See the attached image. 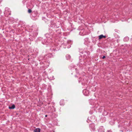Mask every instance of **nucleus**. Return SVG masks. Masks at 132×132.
Masks as SVG:
<instances>
[{
	"instance_id": "obj_9",
	"label": "nucleus",
	"mask_w": 132,
	"mask_h": 132,
	"mask_svg": "<svg viewBox=\"0 0 132 132\" xmlns=\"http://www.w3.org/2000/svg\"><path fill=\"white\" fill-rule=\"evenodd\" d=\"M50 50H53L54 51H56V49L55 48H50Z\"/></svg>"
},
{
	"instance_id": "obj_2",
	"label": "nucleus",
	"mask_w": 132,
	"mask_h": 132,
	"mask_svg": "<svg viewBox=\"0 0 132 132\" xmlns=\"http://www.w3.org/2000/svg\"><path fill=\"white\" fill-rule=\"evenodd\" d=\"M53 56L52 54L51 53H49L46 55L44 57V58L45 59H47L49 58H51Z\"/></svg>"
},
{
	"instance_id": "obj_15",
	"label": "nucleus",
	"mask_w": 132,
	"mask_h": 132,
	"mask_svg": "<svg viewBox=\"0 0 132 132\" xmlns=\"http://www.w3.org/2000/svg\"><path fill=\"white\" fill-rule=\"evenodd\" d=\"M76 69H75V70H76Z\"/></svg>"
},
{
	"instance_id": "obj_11",
	"label": "nucleus",
	"mask_w": 132,
	"mask_h": 132,
	"mask_svg": "<svg viewBox=\"0 0 132 132\" xmlns=\"http://www.w3.org/2000/svg\"><path fill=\"white\" fill-rule=\"evenodd\" d=\"M107 132H112V131L111 130H109L107 131Z\"/></svg>"
},
{
	"instance_id": "obj_7",
	"label": "nucleus",
	"mask_w": 132,
	"mask_h": 132,
	"mask_svg": "<svg viewBox=\"0 0 132 132\" xmlns=\"http://www.w3.org/2000/svg\"><path fill=\"white\" fill-rule=\"evenodd\" d=\"M66 57L67 59V60H69L71 57V56L70 55H66Z\"/></svg>"
},
{
	"instance_id": "obj_10",
	"label": "nucleus",
	"mask_w": 132,
	"mask_h": 132,
	"mask_svg": "<svg viewBox=\"0 0 132 132\" xmlns=\"http://www.w3.org/2000/svg\"><path fill=\"white\" fill-rule=\"evenodd\" d=\"M32 12V10L30 9H28V12L29 13H30Z\"/></svg>"
},
{
	"instance_id": "obj_12",
	"label": "nucleus",
	"mask_w": 132,
	"mask_h": 132,
	"mask_svg": "<svg viewBox=\"0 0 132 132\" xmlns=\"http://www.w3.org/2000/svg\"><path fill=\"white\" fill-rule=\"evenodd\" d=\"M106 57V56H103V57H102V59H104V58H105Z\"/></svg>"
},
{
	"instance_id": "obj_3",
	"label": "nucleus",
	"mask_w": 132,
	"mask_h": 132,
	"mask_svg": "<svg viewBox=\"0 0 132 132\" xmlns=\"http://www.w3.org/2000/svg\"><path fill=\"white\" fill-rule=\"evenodd\" d=\"M104 129L103 126L100 127L98 129V131L99 132H104Z\"/></svg>"
},
{
	"instance_id": "obj_8",
	"label": "nucleus",
	"mask_w": 132,
	"mask_h": 132,
	"mask_svg": "<svg viewBox=\"0 0 132 132\" xmlns=\"http://www.w3.org/2000/svg\"><path fill=\"white\" fill-rule=\"evenodd\" d=\"M103 35H100L99 36L98 39L99 40L101 39H102V38H103Z\"/></svg>"
},
{
	"instance_id": "obj_13",
	"label": "nucleus",
	"mask_w": 132,
	"mask_h": 132,
	"mask_svg": "<svg viewBox=\"0 0 132 132\" xmlns=\"http://www.w3.org/2000/svg\"><path fill=\"white\" fill-rule=\"evenodd\" d=\"M106 37V36H104L103 35V38H105Z\"/></svg>"
},
{
	"instance_id": "obj_5",
	"label": "nucleus",
	"mask_w": 132,
	"mask_h": 132,
	"mask_svg": "<svg viewBox=\"0 0 132 132\" xmlns=\"http://www.w3.org/2000/svg\"><path fill=\"white\" fill-rule=\"evenodd\" d=\"M40 129L39 128H37L34 130V132H40Z\"/></svg>"
},
{
	"instance_id": "obj_14",
	"label": "nucleus",
	"mask_w": 132,
	"mask_h": 132,
	"mask_svg": "<svg viewBox=\"0 0 132 132\" xmlns=\"http://www.w3.org/2000/svg\"><path fill=\"white\" fill-rule=\"evenodd\" d=\"M47 115H46L45 116V117H47Z\"/></svg>"
},
{
	"instance_id": "obj_4",
	"label": "nucleus",
	"mask_w": 132,
	"mask_h": 132,
	"mask_svg": "<svg viewBox=\"0 0 132 132\" xmlns=\"http://www.w3.org/2000/svg\"><path fill=\"white\" fill-rule=\"evenodd\" d=\"M89 127L92 130H94L95 129L94 124L92 123L89 125Z\"/></svg>"
},
{
	"instance_id": "obj_6",
	"label": "nucleus",
	"mask_w": 132,
	"mask_h": 132,
	"mask_svg": "<svg viewBox=\"0 0 132 132\" xmlns=\"http://www.w3.org/2000/svg\"><path fill=\"white\" fill-rule=\"evenodd\" d=\"M15 108V105L13 104L11 106H9V108L10 109H13Z\"/></svg>"
},
{
	"instance_id": "obj_1",
	"label": "nucleus",
	"mask_w": 132,
	"mask_h": 132,
	"mask_svg": "<svg viewBox=\"0 0 132 132\" xmlns=\"http://www.w3.org/2000/svg\"><path fill=\"white\" fill-rule=\"evenodd\" d=\"M50 27L52 29H55L58 28L59 27H57L56 25L54 22H52L51 23V24L50 26Z\"/></svg>"
}]
</instances>
